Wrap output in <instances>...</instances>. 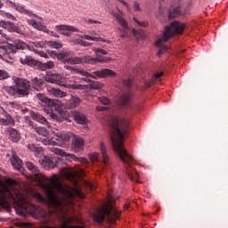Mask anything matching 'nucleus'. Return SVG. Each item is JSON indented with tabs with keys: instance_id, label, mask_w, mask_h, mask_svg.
<instances>
[{
	"instance_id": "1",
	"label": "nucleus",
	"mask_w": 228,
	"mask_h": 228,
	"mask_svg": "<svg viewBox=\"0 0 228 228\" xmlns=\"http://www.w3.org/2000/svg\"><path fill=\"white\" fill-rule=\"evenodd\" d=\"M107 124L114 152L119 156L121 161L126 165V174L130 181L138 183V172L131 167V165H134L136 159L124 148V138L127 136L129 129H131V120H129V118L113 116Z\"/></svg>"
},
{
	"instance_id": "2",
	"label": "nucleus",
	"mask_w": 228,
	"mask_h": 228,
	"mask_svg": "<svg viewBox=\"0 0 228 228\" xmlns=\"http://www.w3.org/2000/svg\"><path fill=\"white\" fill-rule=\"evenodd\" d=\"M26 167L32 174H34V181L43 189L48 198V200H60L57 197L58 191L62 192L64 197L72 200V199H85V193L81 191V187L76 183L74 187L61 185L60 178L54 175L52 179L47 178L35 164L26 162Z\"/></svg>"
},
{
	"instance_id": "3",
	"label": "nucleus",
	"mask_w": 228,
	"mask_h": 228,
	"mask_svg": "<svg viewBox=\"0 0 228 228\" xmlns=\"http://www.w3.org/2000/svg\"><path fill=\"white\" fill-rule=\"evenodd\" d=\"M13 86H7L4 87L12 97H28L31 94V82L20 77H12Z\"/></svg>"
},
{
	"instance_id": "4",
	"label": "nucleus",
	"mask_w": 228,
	"mask_h": 228,
	"mask_svg": "<svg viewBox=\"0 0 228 228\" xmlns=\"http://www.w3.org/2000/svg\"><path fill=\"white\" fill-rule=\"evenodd\" d=\"M66 70H69L71 74H79L82 76V81L86 83H92V79H97V77H115L117 73L110 69H102L101 70L89 73L83 69H78L76 66L64 65Z\"/></svg>"
},
{
	"instance_id": "5",
	"label": "nucleus",
	"mask_w": 228,
	"mask_h": 228,
	"mask_svg": "<svg viewBox=\"0 0 228 228\" xmlns=\"http://www.w3.org/2000/svg\"><path fill=\"white\" fill-rule=\"evenodd\" d=\"M184 28H186V25L179 21H173L170 26L165 28L163 37L155 43V45L159 47L158 53L159 56H161V54L168 51V47H167L163 42H167V40H169V38H172L175 35H181V33L184 31Z\"/></svg>"
},
{
	"instance_id": "6",
	"label": "nucleus",
	"mask_w": 228,
	"mask_h": 228,
	"mask_svg": "<svg viewBox=\"0 0 228 228\" xmlns=\"http://www.w3.org/2000/svg\"><path fill=\"white\" fill-rule=\"evenodd\" d=\"M122 211H119L113 206V201H104L97 209V212L93 214V218L97 224H102L106 216L118 219Z\"/></svg>"
},
{
	"instance_id": "7",
	"label": "nucleus",
	"mask_w": 228,
	"mask_h": 228,
	"mask_svg": "<svg viewBox=\"0 0 228 228\" xmlns=\"http://www.w3.org/2000/svg\"><path fill=\"white\" fill-rule=\"evenodd\" d=\"M95 57H92L90 55H86L83 57H70L69 61L70 65H79L82 63H91V65H94V63H108L110 61V58H104L103 56H106L108 54V52L102 48H95Z\"/></svg>"
},
{
	"instance_id": "8",
	"label": "nucleus",
	"mask_w": 228,
	"mask_h": 228,
	"mask_svg": "<svg viewBox=\"0 0 228 228\" xmlns=\"http://www.w3.org/2000/svg\"><path fill=\"white\" fill-rule=\"evenodd\" d=\"M12 206L17 215H20V216H27L28 214L37 215V213H39L40 211V207L31 203V201L14 200Z\"/></svg>"
},
{
	"instance_id": "9",
	"label": "nucleus",
	"mask_w": 228,
	"mask_h": 228,
	"mask_svg": "<svg viewBox=\"0 0 228 228\" xmlns=\"http://www.w3.org/2000/svg\"><path fill=\"white\" fill-rule=\"evenodd\" d=\"M26 200L20 198V195L17 191L12 189L8 185H3L0 188V200Z\"/></svg>"
},
{
	"instance_id": "10",
	"label": "nucleus",
	"mask_w": 228,
	"mask_h": 228,
	"mask_svg": "<svg viewBox=\"0 0 228 228\" xmlns=\"http://www.w3.org/2000/svg\"><path fill=\"white\" fill-rule=\"evenodd\" d=\"M51 152L57 154V156H65L66 159L69 161H76L77 163H85L86 159L83 157H76L74 154L67 153L63 150L52 147L50 148Z\"/></svg>"
},
{
	"instance_id": "11",
	"label": "nucleus",
	"mask_w": 228,
	"mask_h": 228,
	"mask_svg": "<svg viewBox=\"0 0 228 228\" xmlns=\"http://www.w3.org/2000/svg\"><path fill=\"white\" fill-rule=\"evenodd\" d=\"M6 4H8L11 8L13 10H16V12H19L20 13H22L23 15H28V17H35L36 19H40L38 15L33 13V12L26 9V7L20 4H16L15 2H12L11 0L5 1Z\"/></svg>"
},
{
	"instance_id": "12",
	"label": "nucleus",
	"mask_w": 228,
	"mask_h": 228,
	"mask_svg": "<svg viewBox=\"0 0 228 228\" xmlns=\"http://www.w3.org/2000/svg\"><path fill=\"white\" fill-rule=\"evenodd\" d=\"M39 163L45 170H53V168H56L58 166V159L56 158L45 156L39 160Z\"/></svg>"
},
{
	"instance_id": "13",
	"label": "nucleus",
	"mask_w": 228,
	"mask_h": 228,
	"mask_svg": "<svg viewBox=\"0 0 228 228\" xmlns=\"http://www.w3.org/2000/svg\"><path fill=\"white\" fill-rule=\"evenodd\" d=\"M48 82L49 83H54L55 85H59V86H64V88H69L71 90H83V85L81 84H67L63 81H60L56 78H54V77H50L48 78Z\"/></svg>"
},
{
	"instance_id": "14",
	"label": "nucleus",
	"mask_w": 228,
	"mask_h": 228,
	"mask_svg": "<svg viewBox=\"0 0 228 228\" xmlns=\"http://www.w3.org/2000/svg\"><path fill=\"white\" fill-rule=\"evenodd\" d=\"M111 15L118 20V24H120L121 28H123L124 34L121 36L123 38L127 37V29H129V25H127V21L122 16V12H112Z\"/></svg>"
},
{
	"instance_id": "15",
	"label": "nucleus",
	"mask_w": 228,
	"mask_h": 228,
	"mask_svg": "<svg viewBox=\"0 0 228 228\" xmlns=\"http://www.w3.org/2000/svg\"><path fill=\"white\" fill-rule=\"evenodd\" d=\"M71 149L74 152H81L85 149V140L78 135H73L71 141Z\"/></svg>"
},
{
	"instance_id": "16",
	"label": "nucleus",
	"mask_w": 228,
	"mask_h": 228,
	"mask_svg": "<svg viewBox=\"0 0 228 228\" xmlns=\"http://www.w3.org/2000/svg\"><path fill=\"white\" fill-rule=\"evenodd\" d=\"M132 97L133 95L131 94V93H126L121 95L118 101V106L119 110H126L127 108H131Z\"/></svg>"
},
{
	"instance_id": "17",
	"label": "nucleus",
	"mask_w": 228,
	"mask_h": 228,
	"mask_svg": "<svg viewBox=\"0 0 228 228\" xmlns=\"http://www.w3.org/2000/svg\"><path fill=\"white\" fill-rule=\"evenodd\" d=\"M55 31L61 33V35H64L65 37H70V32L67 31H73L74 33H79V29L74 26L70 25H57L55 26Z\"/></svg>"
},
{
	"instance_id": "18",
	"label": "nucleus",
	"mask_w": 228,
	"mask_h": 228,
	"mask_svg": "<svg viewBox=\"0 0 228 228\" xmlns=\"http://www.w3.org/2000/svg\"><path fill=\"white\" fill-rule=\"evenodd\" d=\"M37 98L39 99V101H41V102H43V104H46V106L48 108H56V106H60V101L59 100L49 99L42 94H38Z\"/></svg>"
},
{
	"instance_id": "19",
	"label": "nucleus",
	"mask_w": 228,
	"mask_h": 228,
	"mask_svg": "<svg viewBox=\"0 0 228 228\" xmlns=\"http://www.w3.org/2000/svg\"><path fill=\"white\" fill-rule=\"evenodd\" d=\"M79 104H81V99H79V97L72 94L67 96L66 108L69 110L78 108Z\"/></svg>"
},
{
	"instance_id": "20",
	"label": "nucleus",
	"mask_w": 228,
	"mask_h": 228,
	"mask_svg": "<svg viewBox=\"0 0 228 228\" xmlns=\"http://www.w3.org/2000/svg\"><path fill=\"white\" fill-rule=\"evenodd\" d=\"M2 28L7 29L11 33H18V35H24V31L17 25L13 24V22L4 21V23L2 24Z\"/></svg>"
},
{
	"instance_id": "21",
	"label": "nucleus",
	"mask_w": 228,
	"mask_h": 228,
	"mask_svg": "<svg viewBox=\"0 0 228 228\" xmlns=\"http://www.w3.org/2000/svg\"><path fill=\"white\" fill-rule=\"evenodd\" d=\"M100 152L102 154V163L105 167H110L111 162L110 160V155H108V149L106 148V144L104 142H100Z\"/></svg>"
},
{
	"instance_id": "22",
	"label": "nucleus",
	"mask_w": 228,
	"mask_h": 228,
	"mask_svg": "<svg viewBox=\"0 0 228 228\" xmlns=\"http://www.w3.org/2000/svg\"><path fill=\"white\" fill-rule=\"evenodd\" d=\"M179 15H188V11L184 9V5H179L169 11V19H175Z\"/></svg>"
},
{
	"instance_id": "23",
	"label": "nucleus",
	"mask_w": 228,
	"mask_h": 228,
	"mask_svg": "<svg viewBox=\"0 0 228 228\" xmlns=\"http://www.w3.org/2000/svg\"><path fill=\"white\" fill-rule=\"evenodd\" d=\"M0 53H2V54L4 56H7L9 60H13L15 53L17 52L15 51V48L12 47L11 43H9L8 46H0Z\"/></svg>"
},
{
	"instance_id": "24",
	"label": "nucleus",
	"mask_w": 228,
	"mask_h": 228,
	"mask_svg": "<svg viewBox=\"0 0 228 228\" xmlns=\"http://www.w3.org/2000/svg\"><path fill=\"white\" fill-rule=\"evenodd\" d=\"M10 161L13 168L20 171L22 170V160L20 159V158H19V156H17V153L13 151H12V157L10 159Z\"/></svg>"
},
{
	"instance_id": "25",
	"label": "nucleus",
	"mask_w": 228,
	"mask_h": 228,
	"mask_svg": "<svg viewBox=\"0 0 228 228\" xmlns=\"http://www.w3.org/2000/svg\"><path fill=\"white\" fill-rule=\"evenodd\" d=\"M6 133L9 136V140L14 143H19L20 141V134L14 128L9 127L6 129Z\"/></svg>"
},
{
	"instance_id": "26",
	"label": "nucleus",
	"mask_w": 228,
	"mask_h": 228,
	"mask_svg": "<svg viewBox=\"0 0 228 228\" xmlns=\"http://www.w3.org/2000/svg\"><path fill=\"white\" fill-rule=\"evenodd\" d=\"M9 40V42L11 43V45H12L14 51L17 53V51H19V49L24 50L26 49V47H28V49H29V45H28V44H26L24 41L20 40V39H7Z\"/></svg>"
},
{
	"instance_id": "27",
	"label": "nucleus",
	"mask_w": 228,
	"mask_h": 228,
	"mask_svg": "<svg viewBox=\"0 0 228 228\" xmlns=\"http://www.w3.org/2000/svg\"><path fill=\"white\" fill-rule=\"evenodd\" d=\"M73 117L77 124H81L82 126H85L88 122V118H86V116L79 111L74 112Z\"/></svg>"
},
{
	"instance_id": "28",
	"label": "nucleus",
	"mask_w": 228,
	"mask_h": 228,
	"mask_svg": "<svg viewBox=\"0 0 228 228\" xmlns=\"http://www.w3.org/2000/svg\"><path fill=\"white\" fill-rule=\"evenodd\" d=\"M28 149L34 152V154L37 157L44 156V149L40 145L29 143L28 145Z\"/></svg>"
},
{
	"instance_id": "29",
	"label": "nucleus",
	"mask_w": 228,
	"mask_h": 228,
	"mask_svg": "<svg viewBox=\"0 0 228 228\" xmlns=\"http://www.w3.org/2000/svg\"><path fill=\"white\" fill-rule=\"evenodd\" d=\"M20 61L22 65H28V66L38 65V61H37V60L33 59V57L29 55L20 57Z\"/></svg>"
},
{
	"instance_id": "30",
	"label": "nucleus",
	"mask_w": 228,
	"mask_h": 228,
	"mask_svg": "<svg viewBox=\"0 0 228 228\" xmlns=\"http://www.w3.org/2000/svg\"><path fill=\"white\" fill-rule=\"evenodd\" d=\"M44 47H45V42L44 41L33 42L28 45V49L34 53H38L37 49H44Z\"/></svg>"
},
{
	"instance_id": "31",
	"label": "nucleus",
	"mask_w": 228,
	"mask_h": 228,
	"mask_svg": "<svg viewBox=\"0 0 228 228\" xmlns=\"http://www.w3.org/2000/svg\"><path fill=\"white\" fill-rule=\"evenodd\" d=\"M45 83V81L44 80V78L35 77L31 80L30 85L32 86V88H34L35 90H40V88L44 86Z\"/></svg>"
},
{
	"instance_id": "32",
	"label": "nucleus",
	"mask_w": 228,
	"mask_h": 228,
	"mask_svg": "<svg viewBox=\"0 0 228 228\" xmlns=\"http://www.w3.org/2000/svg\"><path fill=\"white\" fill-rule=\"evenodd\" d=\"M58 142H61L62 145H67L70 142V134H61L57 135Z\"/></svg>"
},
{
	"instance_id": "33",
	"label": "nucleus",
	"mask_w": 228,
	"mask_h": 228,
	"mask_svg": "<svg viewBox=\"0 0 228 228\" xmlns=\"http://www.w3.org/2000/svg\"><path fill=\"white\" fill-rule=\"evenodd\" d=\"M32 117L36 122H39V124H44L45 126H49V122H47V119L42 115L38 113H33Z\"/></svg>"
},
{
	"instance_id": "34",
	"label": "nucleus",
	"mask_w": 228,
	"mask_h": 228,
	"mask_svg": "<svg viewBox=\"0 0 228 228\" xmlns=\"http://www.w3.org/2000/svg\"><path fill=\"white\" fill-rule=\"evenodd\" d=\"M34 131L37 134H40L41 136H45V138H47V136H49V130L44 126H37L34 128Z\"/></svg>"
},
{
	"instance_id": "35",
	"label": "nucleus",
	"mask_w": 228,
	"mask_h": 228,
	"mask_svg": "<svg viewBox=\"0 0 228 228\" xmlns=\"http://www.w3.org/2000/svg\"><path fill=\"white\" fill-rule=\"evenodd\" d=\"M51 94L52 95H54V97H57L58 99H61V97H67V93L56 88H52Z\"/></svg>"
},
{
	"instance_id": "36",
	"label": "nucleus",
	"mask_w": 228,
	"mask_h": 228,
	"mask_svg": "<svg viewBox=\"0 0 228 228\" xmlns=\"http://www.w3.org/2000/svg\"><path fill=\"white\" fill-rule=\"evenodd\" d=\"M1 209H4L7 213L12 211V204L8 200H0V211Z\"/></svg>"
},
{
	"instance_id": "37",
	"label": "nucleus",
	"mask_w": 228,
	"mask_h": 228,
	"mask_svg": "<svg viewBox=\"0 0 228 228\" xmlns=\"http://www.w3.org/2000/svg\"><path fill=\"white\" fill-rule=\"evenodd\" d=\"M29 195L32 199H37V200H45V199H44V197L42 196V194H40V192L33 189H30Z\"/></svg>"
},
{
	"instance_id": "38",
	"label": "nucleus",
	"mask_w": 228,
	"mask_h": 228,
	"mask_svg": "<svg viewBox=\"0 0 228 228\" xmlns=\"http://www.w3.org/2000/svg\"><path fill=\"white\" fill-rule=\"evenodd\" d=\"M80 38H85L86 40H93V42H104V39L102 37H97L89 35L80 36Z\"/></svg>"
},
{
	"instance_id": "39",
	"label": "nucleus",
	"mask_w": 228,
	"mask_h": 228,
	"mask_svg": "<svg viewBox=\"0 0 228 228\" xmlns=\"http://www.w3.org/2000/svg\"><path fill=\"white\" fill-rule=\"evenodd\" d=\"M14 120L13 118H12V116L8 115L7 118H1L0 119V124L2 126H10L12 124H13Z\"/></svg>"
},
{
	"instance_id": "40",
	"label": "nucleus",
	"mask_w": 228,
	"mask_h": 228,
	"mask_svg": "<svg viewBox=\"0 0 228 228\" xmlns=\"http://www.w3.org/2000/svg\"><path fill=\"white\" fill-rule=\"evenodd\" d=\"M45 204H47L48 206H63V201H60V200H44L42 201Z\"/></svg>"
},
{
	"instance_id": "41",
	"label": "nucleus",
	"mask_w": 228,
	"mask_h": 228,
	"mask_svg": "<svg viewBox=\"0 0 228 228\" xmlns=\"http://www.w3.org/2000/svg\"><path fill=\"white\" fill-rule=\"evenodd\" d=\"M41 142L42 143H44V145H58V142L53 139L44 138V139H41Z\"/></svg>"
},
{
	"instance_id": "42",
	"label": "nucleus",
	"mask_w": 228,
	"mask_h": 228,
	"mask_svg": "<svg viewBox=\"0 0 228 228\" xmlns=\"http://www.w3.org/2000/svg\"><path fill=\"white\" fill-rule=\"evenodd\" d=\"M10 77V73L4 69H0V81H4V79H8Z\"/></svg>"
},
{
	"instance_id": "43",
	"label": "nucleus",
	"mask_w": 228,
	"mask_h": 228,
	"mask_svg": "<svg viewBox=\"0 0 228 228\" xmlns=\"http://www.w3.org/2000/svg\"><path fill=\"white\" fill-rule=\"evenodd\" d=\"M49 45L53 49H61V47H63V45H61V43L56 41H50Z\"/></svg>"
},
{
	"instance_id": "44",
	"label": "nucleus",
	"mask_w": 228,
	"mask_h": 228,
	"mask_svg": "<svg viewBox=\"0 0 228 228\" xmlns=\"http://www.w3.org/2000/svg\"><path fill=\"white\" fill-rule=\"evenodd\" d=\"M117 199H118V196H116L115 191L110 189L108 191V200H117Z\"/></svg>"
},
{
	"instance_id": "45",
	"label": "nucleus",
	"mask_w": 228,
	"mask_h": 228,
	"mask_svg": "<svg viewBox=\"0 0 228 228\" xmlns=\"http://www.w3.org/2000/svg\"><path fill=\"white\" fill-rule=\"evenodd\" d=\"M134 22L141 26L142 28H147L149 26V21H140L136 18H134Z\"/></svg>"
},
{
	"instance_id": "46",
	"label": "nucleus",
	"mask_w": 228,
	"mask_h": 228,
	"mask_svg": "<svg viewBox=\"0 0 228 228\" xmlns=\"http://www.w3.org/2000/svg\"><path fill=\"white\" fill-rule=\"evenodd\" d=\"M100 102H102V104H104L105 106H108L110 104V99H108V97L105 96H102L99 98Z\"/></svg>"
},
{
	"instance_id": "47",
	"label": "nucleus",
	"mask_w": 228,
	"mask_h": 228,
	"mask_svg": "<svg viewBox=\"0 0 228 228\" xmlns=\"http://www.w3.org/2000/svg\"><path fill=\"white\" fill-rule=\"evenodd\" d=\"M44 69H54V62L50 61L44 64Z\"/></svg>"
},
{
	"instance_id": "48",
	"label": "nucleus",
	"mask_w": 228,
	"mask_h": 228,
	"mask_svg": "<svg viewBox=\"0 0 228 228\" xmlns=\"http://www.w3.org/2000/svg\"><path fill=\"white\" fill-rule=\"evenodd\" d=\"M124 85L127 88H131V86H133V80L132 79L124 80Z\"/></svg>"
},
{
	"instance_id": "49",
	"label": "nucleus",
	"mask_w": 228,
	"mask_h": 228,
	"mask_svg": "<svg viewBox=\"0 0 228 228\" xmlns=\"http://www.w3.org/2000/svg\"><path fill=\"white\" fill-rule=\"evenodd\" d=\"M134 12H142V7H140V4L135 2L134 4Z\"/></svg>"
},
{
	"instance_id": "50",
	"label": "nucleus",
	"mask_w": 228,
	"mask_h": 228,
	"mask_svg": "<svg viewBox=\"0 0 228 228\" xmlns=\"http://www.w3.org/2000/svg\"><path fill=\"white\" fill-rule=\"evenodd\" d=\"M86 24H101V21L99 20H94L92 19H86Z\"/></svg>"
},
{
	"instance_id": "51",
	"label": "nucleus",
	"mask_w": 228,
	"mask_h": 228,
	"mask_svg": "<svg viewBox=\"0 0 228 228\" xmlns=\"http://www.w3.org/2000/svg\"><path fill=\"white\" fill-rule=\"evenodd\" d=\"M58 60H64L67 58V53H61L57 54Z\"/></svg>"
},
{
	"instance_id": "52",
	"label": "nucleus",
	"mask_w": 228,
	"mask_h": 228,
	"mask_svg": "<svg viewBox=\"0 0 228 228\" xmlns=\"http://www.w3.org/2000/svg\"><path fill=\"white\" fill-rule=\"evenodd\" d=\"M119 3H121V4H123L124 6H126V10H127V12H129V10H130V8H129V4H126V1H124V0H118Z\"/></svg>"
},
{
	"instance_id": "53",
	"label": "nucleus",
	"mask_w": 228,
	"mask_h": 228,
	"mask_svg": "<svg viewBox=\"0 0 228 228\" xmlns=\"http://www.w3.org/2000/svg\"><path fill=\"white\" fill-rule=\"evenodd\" d=\"M80 45H82V47H90V45H92L91 43H88L86 41H83L81 42Z\"/></svg>"
},
{
	"instance_id": "54",
	"label": "nucleus",
	"mask_w": 228,
	"mask_h": 228,
	"mask_svg": "<svg viewBox=\"0 0 228 228\" xmlns=\"http://www.w3.org/2000/svg\"><path fill=\"white\" fill-rule=\"evenodd\" d=\"M34 28H35V29L41 30L42 29V23L36 21V25H34Z\"/></svg>"
},
{
	"instance_id": "55",
	"label": "nucleus",
	"mask_w": 228,
	"mask_h": 228,
	"mask_svg": "<svg viewBox=\"0 0 228 228\" xmlns=\"http://www.w3.org/2000/svg\"><path fill=\"white\" fill-rule=\"evenodd\" d=\"M28 24H29L30 26H32L34 28V26H36V24H37V20H28Z\"/></svg>"
},
{
	"instance_id": "56",
	"label": "nucleus",
	"mask_w": 228,
	"mask_h": 228,
	"mask_svg": "<svg viewBox=\"0 0 228 228\" xmlns=\"http://www.w3.org/2000/svg\"><path fill=\"white\" fill-rule=\"evenodd\" d=\"M91 86L92 88H94V90H99V88H101V84H93Z\"/></svg>"
},
{
	"instance_id": "57",
	"label": "nucleus",
	"mask_w": 228,
	"mask_h": 228,
	"mask_svg": "<svg viewBox=\"0 0 228 228\" xmlns=\"http://www.w3.org/2000/svg\"><path fill=\"white\" fill-rule=\"evenodd\" d=\"M93 161H99V155L94 153L92 157Z\"/></svg>"
},
{
	"instance_id": "58",
	"label": "nucleus",
	"mask_w": 228,
	"mask_h": 228,
	"mask_svg": "<svg viewBox=\"0 0 228 228\" xmlns=\"http://www.w3.org/2000/svg\"><path fill=\"white\" fill-rule=\"evenodd\" d=\"M48 33L51 35V37H55V38H60V36H58L54 31H48Z\"/></svg>"
},
{
	"instance_id": "59",
	"label": "nucleus",
	"mask_w": 228,
	"mask_h": 228,
	"mask_svg": "<svg viewBox=\"0 0 228 228\" xmlns=\"http://www.w3.org/2000/svg\"><path fill=\"white\" fill-rule=\"evenodd\" d=\"M163 76V71L155 74V79H159Z\"/></svg>"
},
{
	"instance_id": "60",
	"label": "nucleus",
	"mask_w": 228,
	"mask_h": 228,
	"mask_svg": "<svg viewBox=\"0 0 228 228\" xmlns=\"http://www.w3.org/2000/svg\"><path fill=\"white\" fill-rule=\"evenodd\" d=\"M82 39H75L73 42L75 45H81Z\"/></svg>"
},
{
	"instance_id": "61",
	"label": "nucleus",
	"mask_w": 228,
	"mask_h": 228,
	"mask_svg": "<svg viewBox=\"0 0 228 228\" xmlns=\"http://www.w3.org/2000/svg\"><path fill=\"white\" fill-rule=\"evenodd\" d=\"M37 53L40 56H42V58H48L47 53H45V52H37Z\"/></svg>"
},
{
	"instance_id": "62",
	"label": "nucleus",
	"mask_w": 228,
	"mask_h": 228,
	"mask_svg": "<svg viewBox=\"0 0 228 228\" xmlns=\"http://www.w3.org/2000/svg\"><path fill=\"white\" fill-rule=\"evenodd\" d=\"M51 118H53V120H58V114L51 113Z\"/></svg>"
},
{
	"instance_id": "63",
	"label": "nucleus",
	"mask_w": 228,
	"mask_h": 228,
	"mask_svg": "<svg viewBox=\"0 0 228 228\" xmlns=\"http://www.w3.org/2000/svg\"><path fill=\"white\" fill-rule=\"evenodd\" d=\"M96 110L98 111H104V110H106V107H96Z\"/></svg>"
},
{
	"instance_id": "64",
	"label": "nucleus",
	"mask_w": 228,
	"mask_h": 228,
	"mask_svg": "<svg viewBox=\"0 0 228 228\" xmlns=\"http://www.w3.org/2000/svg\"><path fill=\"white\" fill-rule=\"evenodd\" d=\"M63 63H70V57L64 59Z\"/></svg>"
}]
</instances>
